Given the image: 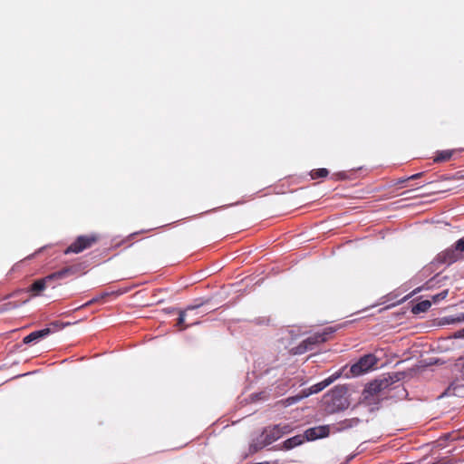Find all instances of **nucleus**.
<instances>
[{"label":"nucleus","instance_id":"1","mask_svg":"<svg viewBox=\"0 0 464 464\" xmlns=\"http://www.w3.org/2000/svg\"><path fill=\"white\" fill-rule=\"evenodd\" d=\"M347 392L348 388L345 385H336L327 392L324 397L325 411L333 414L347 409L349 406Z\"/></svg>","mask_w":464,"mask_h":464},{"label":"nucleus","instance_id":"5","mask_svg":"<svg viewBox=\"0 0 464 464\" xmlns=\"http://www.w3.org/2000/svg\"><path fill=\"white\" fill-rule=\"evenodd\" d=\"M293 430V427L290 424H276L273 426H268L264 429L262 435L264 436V445H269L277 440H279L283 435L290 433Z\"/></svg>","mask_w":464,"mask_h":464},{"label":"nucleus","instance_id":"11","mask_svg":"<svg viewBox=\"0 0 464 464\" xmlns=\"http://www.w3.org/2000/svg\"><path fill=\"white\" fill-rule=\"evenodd\" d=\"M385 386L383 381H377L370 382L363 390L362 395L364 400L371 401L372 397L378 395Z\"/></svg>","mask_w":464,"mask_h":464},{"label":"nucleus","instance_id":"29","mask_svg":"<svg viewBox=\"0 0 464 464\" xmlns=\"http://www.w3.org/2000/svg\"><path fill=\"white\" fill-rule=\"evenodd\" d=\"M23 291H24V290H19V291H17V292H14V293H13V294L11 295V296H14V295H18L19 293H22Z\"/></svg>","mask_w":464,"mask_h":464},{"label":"nucleus","instance_id":"19","mask_svg":"<svg viewBox=\"0 0 464 464\" xmlns=\"http://www.w3.org/2000/svg\"><path fill=\"white\" fill-rule=\"evenodd\" d=\"M26 302H27V300L23 301L22 303H19V302H16V301H12V302L5 303L0 307V313L6 312V311H9V310H12V309H15V308L19 307L22 304H24Z\"/></svg>","mask_w":464,"mask_h":464},{"label":"nucleus","instance_id":"12","mask_svg":"<svg viewBox=\"0 0 464 464\" xmlns=\"http://www.w3.org/2000/svg\"><path fill=\"white\" fill-rule=\"evenodd\" d=\"M442 396H455L458 398H464V383L459 380L453 381L446 391L440 395Z\"/></svg>","mask_w":464,"mask_h":464},{"label":"nucleus","instance_id":"3","mask_svg":"<svg viewBox=\"0 0 464 464\" xmlns=\"http://www.w3.org/2000/svg\"><path fill=\"white\" fill-rule=\"evenodd\" d=\"M99 240V236L96 234L79 236L65 250L64 254H79L82 251L91 248Z\"/></svg>","mask_w":464,"mask_h":464},{"label":"nucleus","instance_id":"25","mask_svg":"<svg viewBox=\"0 0 464 464\" xmlns=\"http://www.w3.org/2000/svg\"><path fill=\"white\" fill-rule=\"evenodd\" d=\"M423 174H424L423 172H419V173H416L414 175L408 177L407 179H411V180L417 179H420V177H422Z\"/></svg>","mask_w":464,"mask_h":464},{"label":"nucleus","instance_id":"24","mask_svg":"<svg viewBox=\"0 0 464 464\" xmlns=\"http://www.w3.org/2000/svg\"><path fill=\"white\" fill-rule=\"evenodd\" d=\"M457 249L464 251V237L457 241Z\"/></svg>","mask_w":464,"mask_h":464},{"label":"nucleus","instance_id":"20","mask_svg":"<svg viewBox=\"0 0 464 464\" xmlns=\"http://www.w3.org/2000/svg\"><path fill=\"white\" fill-rule=\"evenodd\" d=\"M448 295H449V290L445 289V290L441 291L440 293L432 295L431 296V299H432L431 304L432 303L436 304V303L440 302V300L445 299L448 296Z\"/></svg>","mask_w":464,"mask_h":464},{"label":"nucleus","instance_id":"7","mask_svg":"<svg viewBox=\"0 0 464 464\" xmlns=\"http://www.w3.org/2000/svg\"><path fill=\"white\" fill-rule=\"evenodd\" d=\"M464 251H460L457 249V242L451 247L447 248L446 250L438 254L436 257V261L440 264L450 265L456 262L459 258L462 256V253Z\"/></svg>","mask_w":464,"mask_h":464},{"label":"nucleus","instance_id":"22","mask_svg":"<svg viewBox=\"0 0 464 464\" xmlns=\"http://www.w3.org/2000/svg\"><path fill=\"white\" fill-rule=\"evenodd\" d=\"M347 177L348 176H347V174L344 171H340V172L334 173L331 176V179H334V180H343V179H346Z\"/></svg>","mask_w":464,"mask_h":464},{"label":"nucleus","instance_id":"26","mask_svg":"<svg viewBox=\"0 0 464 464\" xmlns=\"http://www.w3.org/2000/svg\"><path fill=\"white\" fill-rule=\"evenodd\" d=\"M460 374H461L462 379L464 380V363L462 364V366L460 368Z\"/></svg>","mask_w":464,"mask_h":464},{"label":"nucleus","instance_id":"13","mask_svg":"<svg viewBox=\"0 0 464 464\" xmlns=\"http://www.w3.org/2000/svg\"><path fill=\"white\" fill-rule=\"evenodd\" d=\"M50 332L51 330L49 328H44L42 330L32 332L24 338L23 343L25 344H29L33 342H37L41 338L47 336L50 334Z\"/></svg>","mask_w":464,"mask_h":464},{"label":"nucleus","instance_id":"8","mask_svg":"<svg viewBox=\"0 0 464 464\" xmlns=\"http://www.w3.org/2000/svg\"><path fill=\"white\" fill-rule=\"evenodd\" d=\"M342 375V372L339 371V372H336L334 373H333L331 376H329L328 378L324 379V381L314 384V385H312L308 391H303L304 392V396L308 397L309 395L311 394H314V393H318L320 392L321 391H323L324 389H325L327 386H329L330 384H332L334 382H335L337 379H339Z\"/></svg>","mask_w":464,"mask_h":464},{"label":"nucleus","instance_id":"15","mask_svg":"<svg viewBox=\"0 0 464 464\" xmlns=\"http://www.w3.org/2000/svg\"><path fill=\"white\" fill-rule=\"evenodd\" d=\"M456 152V150H445L436 152L433 161L435 163L445 162L451 160L452 156Z\"/></svg>","mask_w":464,"mask_h":464},{"label":"nucleus","instance_id":"18","mask_svg":"<svg viewBox=\"0 0 464 464\" xmlns=\"http://www.w3.org/2000/svg\"><path fill=\"white\" fill-rule=\"evenodd\" d=\"M329 175V170L325 168L313 169L310 172L312 179H324Z\"/></svg>","mask_w":464,"mask_h":464},{"label":"nucleus","instance_id":"27","mask_svg":"<svg viewBox=\"0 0 464 464\" xmlns=\"http://www.w3.org/2000/svg\"><path fill=\"white\" fill-rule=\"evenodd\" d=\"M407 180H408V179H407V178H405V179H399V180H398L397 184L404 183V182H405V181H407Z\"/></svg>","mask_w":464,"mask_h":464},{"label":"nucleus","instance_id":"16","mask_svg":"<svg viewBox=\"0 0 464 464\" xmlns=\"http://www.w3.org/2000/svg\"><path fill=\"white\" fill-rule=\"evenodd\" d=\"M304 398H305V396H304V392H302L301 394H298V395H295V396H290V397H288L286 399L279 401L277 402V404L281 405L282 407H288V406H291L293 404L297 403L298 401H300Z\"/></svg>","mask_w":464,"mask_h":464},{"label":"nucleus","instance_id":"28","mask_svg":"<svg viewBox=\"0 0 464 464\" xmlns=\"http://www.w3.org/2000/svg\"><path fill=\"white\" fill-rule=\"evenodd\" d=\"M138 234H140V232H135V233H132L130 234L129 237H128V239L129 238H133L135 236H137Z\"/></svg>","mask_w":464,"mask_h":464},{"label":"nucleus","instance_id":"4","mask_svg":"<svg viewBox=\"0 0 464 464\" xmlns=\"http://www.w3.org/2000/svg\"><path fill=\"white\" fill-rule=\"evenodd\" d=\"M333 331L324 330L322 333H315L313 335L304 339L298 346L295 348V353L301 354L307 351H311L315 345L323 343L328 340V335L332 334Z\"/></svg>","mask_w":464,"mask_h":464},{"label":"nucleus","instance_id":"9","mask_svg":"<svg viewBox=\"0 0 464 464\" xmlns=\"http://www.w3.org/2000/svg\"><path fill=\"white\" fill-rule=\"evenodd\" d=\"M199 306H200L199 304L198 305H190V306H188L185 310H179V318L177 321V326L180 330H184L191 325L199 324L198 317L195 318L191 323L187 324H185L186 317L188 315V314H193L194 315H198V313L196 312V310Z\"/></svg>","mask_w":464,"mask_h":464},{"label":"nucleus","instance_id":"2","mask_svg":"<svg viewBox=\"0 0 464 464\" xmlns=\"http://www.w3.org/2000/svg\"><path fill=\"white\" fill-rule=\"evenodd\" d=\"M77 271L78 268L73 266L63 267L61 270L52 273L44 278L34 281L25 291L32 293V296H37L47 287V285L50 282L64 279L70 276L74 275Z\"/></svg>","mask_w":464,"mask_h":464},{"label":"nucleus","instance_id":"10","mask_svg":"<svg viewBox=\"0 0 464 464\" xmlns=\"http://www.w3.org/2000/svg\"><path fill=\"white\" fill-rule=\"evenodd\" d=\"M330 433V428L328 425L317 426L307 429L304 435L306 440H314L317 439H323L328 437Z\"/></svg>","mask_w":464,"mask_h":464},{"label":"nucleus","instance_id":"14","mask_svg":"<svg viewBox=\"0 0 464 464\" xmlns=\"http://www.w3.org/2000/svg\"><path fill=\"white\" fill-rule=\"evenodd\" d=\"M305 440H305L304 435L299 434V435L294 436V437L285 440L283 443V446H284V449H285V450H291L295 447H297V446L303 444Z\"/></svg>","mask_w":464,"mask_h":464},{"label":"nucleus","instance_id":"21","mask_svg":"<svg viewBox=\"0 0 464 464\" xmlns=\"http://www.w3.org/2000/svg\"><path fill=\"white\" fill-rule=\"evenodd\" d=\"M109 294H103L100 296H97V297H94L92 299H91L90 301H88L87 303H85L84 304L81 305L79 308H82V307H87L92 304H95L97 302H99L100 300L103 299L105 296H107Z\"/></svg>","mask_w":464,"mask_h":464},{"label":"nucleus","instance_id":"6","mask_svg":"<svg viewBox=\"0 0 464 464\" xmlns=\"http://www.w3.org/2000/svg\"><path fill=\"white\" fill-rule=\"evenodd\" d=\"M376 363L377 359L373 354H366L361 357L356 363L353 364L350 371L353 375L357 376L372 370Z\"/></svg>","mask_w":464,"mask_h":464},{"label":"nucleus","instance_id":"17","mask_svg":"<svg viewBox=\"0 0 464 464\" xmlns=\"http://www.w3.org/2000/svg\"><path fill=\"white\" fill-rule=\"evenodd\" d=\"M431 301L430 300H424V301H421L418 304H416L413 308H412V312L414 314H419V313H423V312H426L430 309V307L431 306Z\"/></svg>","mask_w":464,"mask_h":464},{"label":"nucleus","instance_id":"23","mask_svg":"<svg viewBox=\"0 0 464 464\" xmlns=\"http://www.w3.org/2000/svg\"><path fill=\"white\" fill-rule=\"evenodd\" d=\"M447 179L462 180L464 179V169L456 172L453 176L446 178Z\"/></svg>","mask_w":464,"mask_h":464}]
</instances>
